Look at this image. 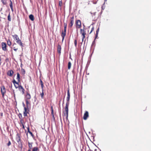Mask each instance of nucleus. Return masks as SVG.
Instances as JSON below:
<instances>
[{"instance_id":"obj_1","label":"nucleus","mask_w":151,"mask_h":151,"mask_svg":"<svg viewBox=\"0 0 151 151\" xmlns=\"http://www.w3.org/2000/svg\"><path fill=\"white\" fill-rule=\"evenodd\" d=\"M70 93L69 89H68L67 91V102L66 103L65 108V111L63 112V117L65 116L66 120H68V106L69 105V101L70 99Z\"/></svg>"},{"instance_id":"obj_2","label":"nucleus","mask_w":151,"mask_h":151,"mask_svg":"<svg viewBox=\"0 0 151 151\" xmlns=\"http://www.w3.org/2000/svg\"><path fill=\"white\" fill-rule=\"evenodd\" d=\"M74 18L73 16L70 18L69 20V22L68 24V28L71 29L72 28L74 23Z\"/></svg>"},{"instance_id":"obj_3","label":"nucleus","mask_w":151,"mask_h":151,"mask_svg":"<svg viewBox=\"0 0 151 151\" xmlns=\"http://www.w3.org/2000/svg\"><path fill=\"white\" fill-rule=\"evenodd\" d=\"M16 139L17 142L19 144L20 143H21L20 146V147L21 148H22V142H21V136L20 134L17 133V134L16 137Z\"/></svg>"},{"instance_id":"obj_4","label":"nucleus","mask_w":151,"mask_h":151,"mask_svg":"<svg viewBox=\"0 0 151 151\" xmlns=\"http://www.w3.org/2000/svg\"><path fill=\"white\" fill-rule=\"evenodd\" d=\"M80 33L81 35V36L82 37V41L83 42L84 40V39L85 38V35H86V33L85 30L81 29H80Z\"/></svg>"},{"instance_id":"obj_5","label":"nucleus","mask_w":151,"mask_h":151,"mask_svg":"<svg viewBox=\"0 0 151 151\" xmlns=\"http://www.w3.org/2000/svg\"><path fill=\"white\" fill-rule=\"evenodd\" d=\"M76 27V29L80 28L81 27V22L80 20H77L75 22Z\"/></svg>"},{"instance_id":"obj_6","label":"nucleus","mask_w":151,"mask_h":151,"mask_svg":"<svg viewBox=\"0 0 151 151\" xmlns=\"http://www.w3.org/2000/svg\"><path fill=\"white\" fill-rule=\"evenodd\" d=\"M1 90L2 96L4 97V94L6 93V89L4 86H3L1 87Z\"/></svg>"},{"instance_id":"obj_7","label":"nucleus","mask_w":151,"mask_h":151,"mask_svg":"<svg viewBox=\"0 0 151 151\" xmlns=\"http://www.w3.org/2000/svg\"><path fill=\"white\" fill-rule=\"evenodd\" d=\"M24 106H25V105L24 104ZM24 111L23 113L24 115V116H27V114H29V110L28 107L27 108L25 107H24Z\"/></svg>"},{"instance_id":"obj_8","label":"nucleus","mask_w":151,"mask_h":151,"mask_svg":"<svg viewBox=\"0 0 151 151\" xmlns=\"http://www.w3.org/2000/svg\"><path fill=\"white\" fill-rule=\"evenodd\" d=\"M2 49L4 51H6L7 49L6 48L7 45L6 43L2 42L1 44Z\"/></svg>"},{"instance_id":"obj_9","label":"nucleus","mask_w":151,"mask_h":151,"mask_svg":"<svg viewBox=\"0 0 151 151\" xmlns=\"http://www.w3.org/2000/svg\"><path fill=\"white\" fill-rule=\"evenodd\" d=\"M19 82H17L14 79L13 81L12 82L14 85V86L16 88H18L20 85H19Z\"/></svg>"},{"instance_id":"obj_10","label":"nucleus","mask_w":151,"mask_h":151,"mask_svg":"<svg viewBox=\"0 0 151 151\" xmlns=\"http://www.w3.org/2000/svg\"><path fill=\"white\" fill-rule=\"evenodd\" d=\"M66 30H62L61 33V36L62 38V42L63 41L66 35Z\"/></svg>"},{"instance_id":"obj_11","label":"nucleus","mask_w":151,"mask_h":151,"mask_svg":"<svg viewBox=\"0 0 151 151\" xmlns=\"http://www.w3.org/2000/svg\"><path fill=\"white\" fill-rule=\"evenodd\" d=\"M89 116L88 112L87 111H86L83 115V119L84 120H86Z\"/></svg>"},{"instance_id":"obj_12","label":"nucleus","mask_w":151,"mask_h":151,"mask_svg":"<svg viewBox=\"0 0 151 151\" xmlns=\"http://www.w3.org/2000/svg\"><path fill=\"white\" fill-rule=\"evenodd\" d=\"M14 73V72L13 70H11L8 71L7 74L8 76L10 77H12V76Z\"/></svg>"},{"instance_id":"obj_13","label":"nucleus","mask_w":151,"mask_h":151,"mask_svg":"<svg viewBox=\"0 0 151 151\" xmlns=\"http://www.w3.org/2000/svg\"><path fill=\"white\" fill-rule=\"evenodd\" d=\"M13 49L14 51H17L18 49V47L17 44L14 43L13 45Z\"/></svg>"},{"instance_id":"obj_14","label":"nucleus","mask_w":151,"mask_h":151,"mask_svg":"<svg viewBox=\"0 0 151 151\" xmlns=\"http://www.w3.org/2000/svg\"><path fill=\"white\" fill-rule=\"evenodd\" d=\"M18 88L19 90L23 94L24 93V89L22 86L20 85Z\"/></svg>"},{"instance_id":"obj_15","label":"nucleus","mask_w":151,"mask_h":151,"mask_svg":"<svg viewBox=\"0 0 151 151\" xmlns=\"http://www.w3.org/2000/svg\"><path fill=\"white\" fill-rule=\"evenodd\" d=\"M61 46L60 45H58L57 47V52L60 55L61 53Z\"/></svg>"},{"instance_id":"obj_16","label":"nucleus","mask_w":151,"mask_h":151,"mask_svg":"<svg viewBox=\"0 0 151 151\" xmlns=\"http://www.w3.org/2000/svg\"><path fill=\"white\" fill-rule=\"evenodd\" d=\"M12 36L14 38V39L16 41L18 40L19 39V37H18V35H12Z\"/></svg>"},{"instance_id":"obj_17","label":"nucleus","mask_w":151,"mask_h":151,"mask_svg":"<svg viewBox=\"0 0 151 151\" xmlns=\"http://www.w3.org/2000/svg\"><path fill=\"white\" fill-rule=\"evenodd\" d=\"M16 42L19 44L22 47H23V44L21 42L20 40L19 39L17 41H16Z\"/></svg>"},{"instance_id":"obj_18","label":"nucleus","mask_w":151,"mask_h":151,"mask_svg":"<svg viewBox=\"0 0 151 151\" xmlns=\"http://www.w3.org/2000/svg\"><path fill=\"white\" fill-rule=\"evenodd\" d=\"M31 96L29 93H27L26 96V100H29L31 99Z\"/></svg>"},{"instance_id":"obj_19","label":"nucleus","mask_w":151,"mask_h":151,"mask_svg":"<svg viewBox=\"0 0 151 151\" xmlns=\"http://www.w3.org/2000/svg\"><path fill=\"white\" fill-rule=\"evenodd\" d=\"M32 143H30L28 142V146H29V149L28 150H31V149L32 148Z\"/></svg>"},{"instance_id":"obj_20","label":"nucleus","mask_w":151,"mask_h":151,"mask_svg":"<svg viewBox=\"0 0 151 151\" xmlns=\"http://www.w3.org/2000/svg\"><path fill=\"white\" fill-rule=\"evenodd\" d=\"M17 79L18 82H20V75L19 73H17Z\"/></svg>"},{"instance_id":"obj_21","label":"nucleus","mask_w":151,"mask_h":151,"mask_svg":"<svg viewBox=\"0 0 151 151\" xmlns=\"http://www.w3.org/2000/svg\"><path fill=\"white\" fill-rule=\"evenodd\" d=\"M32 151H40V150L38 147H35L32 148Z\"/></svg>"},{"instance_id":"obj_22","label":"nucleus","mask_w":151,"mask_h":151,"mask_svg":"<svg viewBox=\"0 0 151 151\" xmlns=\"http://www.w3.org/2000/svg\"><path fill=\"white\" fill-rule=\"evenodd\" d=\"M40 83L41 85L42 91H43L44 90V86L43 85V82L41 79H40Z\"/></svg>"},{"instance_id":"obj_23","label":"nucleus","mask_w":151,"mask_h":151,"mask_svg":"<svg viewBox=\"0 0 151 151\" xmlns=\"http://www.w3.org/2000/svg\"><path fill=\"white\" fill-rule=\"evenodd\" d=\"M29 19L32 21H33L34 20V18L33 15L31 14L29 15Z\"/></svg>"},{"instance_id":"obj_24","label":"nucleus","mask_w":151,"mask_h":151,"mask_svg":"<svg viewBox=\"0 0 151 151\" xmlns=\"http://www.w3.org/2000/svg\"><path fill=\"white\" fill-rule=\"evenodd\" d=\"M51 114L52 117L54 118V115L53 113V109L52 106H51Z\"/></svg>"},{"instance_id":"obj_25","label":"nucleus","mask_w":151,"mask_h":151,"mask_svg":"<svg viewBox=\"0 0 151 151\" xmlns=\"http://www.w3.org/2000/svg\"><path fill=\"white\" fill-rule=\"evenodd\" d=\"M1 1L4 5H6L7 0H1Z\"/></svg>"},{"instance_id":"obj_26","label":"nucleus","mask_w":151,"mask_h":151,"mask_svg":"<svg viewBox=\"0 0 151 151\" xmlns=\"http://www.w3.org/2000/svg\"><path fill=\"white\" fill-rule=\"evenodd\" d=\"M10 6L11 8V9L12 11L13 12V7L12 6V1L11 0H10Z\"/></svg>"},{"instance_id":"obj_27","label":"nucleus","mask_w":151,"mask_h":151,"mask_svg":"<svg viewBox=\"0 0 151 151\" xmlns=\"http://www.w3.org/2000/svg\"><path fill=\"white\" fill-rule=\"evenodd\" d=\"M7 44L8 45L10 46L12 45V42L9 39L7 41Z\"/></svg>"},{"instance_id":"obj_28","label":"nucleus","mask_w":151,"mask_h":151,"mask_svg":"<svg viewBox=\"0 0 151 151\" xmlns=\"http://www.w3.org/2000/svg\"><path fill=\"white\" fill-rule=\"evenodd\" d=\"M71 66V63L70 62H69L68 63V69H70Z\"/></svg>"},{"instance_id":"obj_29","label":"nucleus","mask_w":151,"mask_h":151,"mask_svg":"<svg viewBox=\"0 0 151 151\" xmlns=\"http://www.w3.org/2000/svg\"><path fill=\"white\" fill-rule=\"evenodd\" d=\"M40 95L41 96V98L42 99H43V98H44V90L43 91H42V93H41L40 94Z\"/></svg>"},{"instance_id":"obj_30","label":"nucleus","mask_w":151,"mask_h":151,"mask_svg":"<svg viewBox=\"0 0 151 151\" xmlns=\"http://www.w3.org/2000/svg\"><path fill=\"white\" fill-rule=\"evenodd\" d=\"M8 20L9 21H11V19L10 17V13H9L7 17Z\"/></svg>"},{"instance_id":"obj_31","label":"nucleus","mask_w":151,"mask_h":151,"mask_svg":"<svg viewBox=\"0 0 151 151\" xmlns=\"http://www.w3.org/2000/svg\"><path fill=\"white\" fill-rule=\"evenodd\" d=\"M21 72L22 74L24 75L25 73V70L23 68L21 69Z\"/></svg>"},{"instance_id":"obj_32","label":"nucleus","mask_w":151,"mask_h":151,"mask_svg":"<svg viewBox=\"0 0 151 151\" xmlns=\"http://www.w3.org/2000/svg\"><path fill=\"white\" fill-rule=\"evenodd\" d=\"M62 4L63 3L62 0H61V1H59V6L60 7H61L62 6Z\"/></svg>"},{"instance_id":"obj_33","label":"nucleus","mask_w":151,"mask_h":151,"mask_svg":"<svg viewBox=\"0 0 151 151\" xmlns=\"http://www.w3.org/2000/svg\"><path fill=\"white\" fill-rule=\"evenodd\" d=\"M27 130H28V132L31 134V135L32 136H33V134L31 132H30V131L29 129V127H28L27 128Z\"/></svg>"},{"instance_id":"obj_34","label":"nucleus","mask_w":151,"mask_h":151,"mask_svg":"<svg viewBox=\"0 0 151 151\" xmlns=\"http://www.w3.org/2000/svg\"><path fill=\"white\" fill-rule=\"evenodd\" d=\"M64 30H66V28L67 27V23H64Z\"/></svg>"},{"instance_id":"obj_35","label":"nucleus","mask_w":151,"mask_h":151,"mask_svg":"<svg viewBox=\"0 0 151 151\" xmlns=\"http://www.w3.org/2000/svg\"><path fill=\"white\" fill-rule=\"evenodd\" d=\"M20 123L22 125L24 124V120L22 119H21Z\"/></svg>"},{"instance_id":"obj_36","label":"nucleus","mask_w":151,"mask_h":151,"mask_svg":"<svg viewBox=\"0 0 151 151\" xmlns=\"http://www.w3.org/2000/svg\"><path fill=\"white\" fill-rule=\"evenodd\" d=\"M74 43L75 46L76 47L77 45V41L76 40H74Z\"/></svg>"},{"instance_id":"obj_37","label":"nucleus","mask_w":151,"mask_h":151,"mask_svg":"<svg viewBox=\"0 0 151 151\" xmlns=\"http://www.w3.org/2000/svg\"><path fill=\"white\" fill-rule=\"evenodd\" d=\"M94 29V28L93 27H92L91 29V30L89 33V34H90L92 32V31Z\"/></svg>"},{"instance_id":"obj_38","label":"nucleus","mask_w":151,"mask_h":151,"mask_svg":"<svg viewBox=\"0 0 151 151\" xmlns=\"http://www.w3.org/2000/svg\"><path fill=\"white\" fill-rule=\"evenodd\" d=\"M26 103L27 105L29 104V102L28 101V100H26Z\"/></svg>"},{"instance_id":"obj_39","label":"nucleus","mask_w":151,"mask_h":151,"mask_svg":"<svg viewBox=\"0 0 151 151\" xmlns=\"http://www.w3.org/2000/svg\"><path fill=\"white\" fill-rule=\"evenodd\" d=\"M11 145V142L10 141H9L8 143L7 144L8 146H10Z\"/></svg>"},{"instance_id":"obj_40","label":"nucleus","mask_w":151,"mask_h":151,"mask_svg":"<svg viewBox=\"0 0 151 151\" xmlns=\"http://www.w3.org/2000/svg\"><path fill=\"white\" fill-rule=\"evenodd\" d=\"M99 31V28H98L96 31V34H98V32Z\"/></svg>"},{"instance_id":"obj_41","label":"nucleus","mask_w":151,"mask_h":151,"mask_svg":"<svg viewBox=\"0 0 151 151\" xmlns=\"http://www.w3.org/2000/svg\"><path fill=\"white\" fill-rule=\"evenodd\" d=\"M1 58L0 57V66L1 65Z\"/></svg>"},{"instance_id":"obj_42","label":"nucleus","mask_w":151,"mask_h":151,"mask_svg":"<svg viewBox=\"0 0 151 151\" xmlns=\"http://www.w3.org/2000/svg\"><path fill=\"white\" fill-rule=\"evenodd\" d=\"M98 34H96V35L95 36V40L96 39V38H97V37H98Z\"/></svg>"},{"instance_id":"obj_43","label":"nucleus","mask_w":151,"mask_h":151,"mask_svg":"<svg viewBox=\"0 0 151 151\" xmlns=\"http://www.w3.org/2000/svg\"><path fill=\"white\" fill-rule=\"evenodd\" d=\"M22 128L23 129H24L25 128L24 126V124L22 125Z\"/></svg>"},{"instance_id":"obj_44","label":"nucleus","mask_w":151,"mask_h":151,"mask_svg":"<svg viewBox=\"0 0 151 151\" xmlns=\"http://www.w3.org/2000/svg\"><path fill=\"white\" fill-rule=\"evenodd\" d=\"M85 25H84V24H83V29H84V30H85Z\"/></svg>"},{"instance_id":"obj_45","label":"nucleus","mask_w":151,"mask_h":151,"mask_svg":"<svg viewBox=\"0 0 151 151\" xmlns=\"http://www.w3.org/2000/svg\"><path fill=\"white\" fill-rule=\"evenodd\" d=\"M95 40H94L93 41V43H92V45H93L95 43Z\"/></svg>"},{"instance_id":"obj_46","label":"nucleus","mask_w":151,"mask_h":151,"mask_svg":"<svg viewBox=\"0 0 151 151\" xmlns=\"http://www.w3.org/2000/svg\"><path fill=\"white\" fill-rule=\"evenodd\" d=\"M3 113H1V116H3Z\"/></svg>"},{"instance_id":"obj_47","label":"nucleus","mask_w":151,"mask_h":151,"mask_svg":"<svg viewBox=\"0 0 151 151\" xmlns=\"http://www.w3.org/2000/svg\"><path fill=\"white\" fill-rule=\"evenodd\" d=\"M27 151H31V150H28Z\"/></svg>"}]
</instances>
